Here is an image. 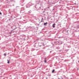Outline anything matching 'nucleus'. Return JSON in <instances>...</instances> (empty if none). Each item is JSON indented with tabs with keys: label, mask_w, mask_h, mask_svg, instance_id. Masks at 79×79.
Returning <instances> with one entry per match:
<instances>
[{
	"label": "nucleus",
	"mask_w": 79,
	"mask_h": 79,
	"mask_svg": "<svg viewBox=\"0 0 79 79\" xmlns=\"http://www.w3.org/2000/svg\"><path fill=\"white\" fill-rule=\"evenodd\" d=\"M52 27H53V28H54V27H55V23H54L52 25Z\"/></svg>",
	"instance_id": "1"
},
{
	"label": "nucleus",
	"mask_w": 79,
	"mask_h": 79,
	"mask_svg": "<svg viewBox=\"0 0 79 79\" xmlns=\"http://www.w3.org/2000/svg\"><path fill=\"white\" fill-rule=\"evenodd\" d=\"M44 19L42 18L41 19V22H44Z\"/></svg>",
	"instance_id": "2"
},
{
	"label": "nucleus",
	"mask_w": 79,
	"mask_h": 79,
	"mask_svg": "<svg viewBox=\"0 0 79 79\" xmlns=\"http://www.w3.org/2000/svg\"><path fill=\"white\" fill-rule=\"evenodd\" d=\"M48 24L47 22H46V23H44V26H45V25H46V24Z\"/></svg>",
	"instance_id": "3"
},
{
	"label": "nucleus",
	"mask_w": 79,
	"mask_h": 79,
	"mask_svg": "<svg viewBox=\"0 0 79 79\" xmlns=\"http://www.w3.org/2000/svg\"><path fill=\"white\" fill-rule=\"evenodd\" d=\"M55 72V70L53 69L52 71V73H53L54 72Z\"/></svg>",
	"instance_id": "4"
},
{
	"label": "nucleus",
	"mask_w": 79,
	"mask_h": 79,
	"mask_svg": "<svg viewBox=\"0 0 79 79\" xmlns=\"http://www.w3.org/2000/svg\"><path fill=\"white\" fill-rule=\"evenodd\" d=\"M7 61H8L7 63H8V64L10 63V61L8 60H7Z\"/></svg>",
	"instance_id": "5"
},
{
	"label": "nucleus",
	"mask_w": 79,
	"mask_h": 79,
	"mask_svg": "<svg viewBox=\"0 0 79 79\" xmlns=\"http://www.w3.org/2000/svg\"><path fill=\"white\" fill-rule=\"evenodd\" d=\"M4 56H6V54L5 53L4 54Z\"/></svg>",
	"instance_id": "6"
},
{
	"label": "nucleus",
	"mask_w": 79,
	"mask_h": 79,
	"mask_svg": "<svg viewBox=\"0 0 79 79\" xmlns=\"http://www.w3.org/2000/svg\"><path fill=\"white\" fill-rule=\"evenodd\" d=\"M44 62H45V63H46V62H47V61H46V60H45Z\"/></svg>",
	"instance_id": "7"
},
{
	"label": "nucleus",
	"mask_w": 79,
	"mask_h": 79,
	"mask_svg": "<svg viewBox=\"0 0 79 79\" xmlns=\"http://www.w3.org/2000/svg\"><path fill=\"white\" fill-rule=\"evenodd\" d=\"M0 15H2V13H1V12L0 11Z\"/></svg>",
	"instance_id": "8"
},
{
	"label": "nucleus",
	"mask_w": 79,
	"mask_h": 79,
	"mask_svg": "<svg viewBox=\"0 0 79 79\" xmlns=\"http://www.w3.org/2000/svg\"><path fill=\"white\" fill-rule=\"evenodd\" d=\"M58 79H60V78H58Z\"/></svg>",
	"instance_id": "9"
}]
</instances>
